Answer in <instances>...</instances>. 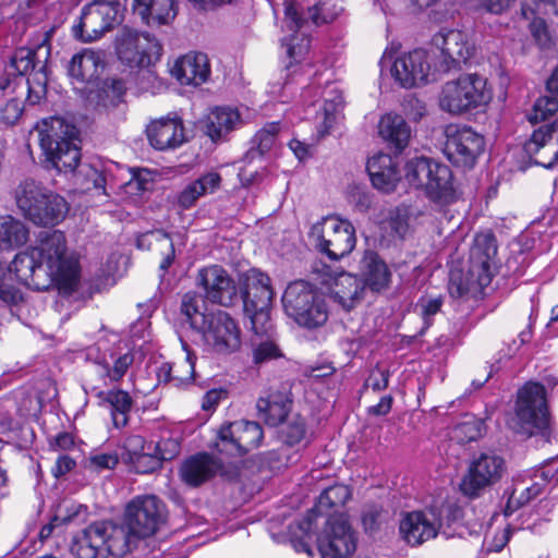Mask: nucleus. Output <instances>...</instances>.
Here are the masks:
<instances>
[{"mask_svg":"<svg viewBox=\"0 0 558 558\" xmlns=\"http://www.w3.org/2000/svg\"><path fill=\"white\" fill-rule=\"evenodd\" d=\"M524 151L535 165L551 167L558 159V119L536 129L524 144Z\"/></svg>","mask_w":558,"mask_h":558,"instance_id":"obj_25","label":"nucleus"},{"mask_svg":"<svg viewBox=\"0 0 558 558\" xmlns=\"http://www.w3.org/2000/svg\"><path fill=\"white\" fill-rule=\"evenodd\" d=\"M493 98L487 80L478 74H462L446 82L440 90L438 101L442 111L460 116L485 107Z\"/></svg>","mask_w":558,"mask_h":558,"instance_id":"obj_8","label":"nucleus"},{"mask_svg":"<svg viewBox=\"0 0 558 558\" xmlns=\"http://www.w3.org/2000/svg\"><path fill=\"white\" fill-rule=\"evenodd\" d=\"M196 282L204 290L207 301L221 306H232L239 300L238 288L229 272L219 265L203 267Z\"/></svg>","mask_w":558,"mask_h":558,"instance_id":"obj_19","label":"nucleus"},{"mask_svg":"<svg viewBox=\"0 0 558 558\" xmlns=\"http://www.w3.org/2000/svg\"><path fill=\"white\" fill-rule=\"evenodd\" d=\"M441 526L437 514L429 511H412L400 521V534L411 546H418L437 536Z\"/></svg>","mask_w":558,"mask_h":558,"instance_id":"obj_26","label":"nucleus"},{"mask_svg":"<svg viewBox=\"0 0 558 558\" xmlns=\"http://www.w3.org/2000/svg\"><path fill=\"white\" fill-rule=\"evenodd\" d=\"M558 111V97L557 96H542L539 97L533 108V116L530 118L531 122L544 121Z\"/></svg>","mask_w":558,"mask_h":558,"instance_id":"obj_53","label":"nucleus"},{"mask_svg":"<svg viewBox=\"0 0 558 558\" xmlns=\"http://www.w3.org/2000/svg\"><path fill=\"white\" fill-rule=\"evenodd\" d=\"M429 72V54L424 49H414L398 57L391 68L392 76L404 88L425 84Z\"/></svg>","mask_w":558,"mask_h":558,"instance_id":"obj_24","label":"nucleus"},{"mask_svg":"<svg viewBox=\"0 0 558 558\" xmlns=\"http://www.w3.org/2000/svg\"><path fill=\"white\" fill-rule=\"evenodd\" d=\"M272 328L267 333H255L256 336H266V340H262L259 343L255 344L253 350V359L256 364H260L272 359H277L281 356L280 350L272 339L271 336Z\"/></svg>","mask_w":558,"mask_h":558,"instance_id":"obj_50","label":"nucleus"},{"mask_svg":"<svg viewBox=\"0 0 558 558\" xmlns=\"http://www.w3.org/2000/svg\"><path fill=\"white\" fill-rule=\"evenodd\" d=\"M205 349L220 355H229L241 348V329L225 311L210 312L209 318L198 331Z\"/></svg>","mask_w":558,"mask_h":558,"instance_id":"obj_14","label":"nucleus"},{"mask_svg":"<svg viewBox=\"0 0 558 558\" xmlns=\"http://www.w3.org/2000/svg\"><path fill=\"white\" fill-rule=\"evenodd\" d=\"M398 162L388 154H376L367 160L366 169L373 185L383 192L395 190L400 174Z\"/></svg>","mask_w":558,"mask_h":558,"instance_id":"obj_32","label":"nucleus"},{"mask_svg":"<svg viewBox=\"0 0 558 558\" xmlns=\"http://www.w3.org/2000/svg\"><path fill=\"white\" fill-rule=\"evenodd\" d=\"M308 238L315 250L331 260L349 255L356 244L352 223L336 217H326L314 223Z\"/></svg>","mask_w":558,"mask_h":558,"instance_id":"obj_11","label":"nucleus"},{"mask_svg":"<svg viewBox=\"0 0 558 558\" xmlns=\"http://www.w3.org/2000/svg\"><path fill=\"white\" fill-rule=\"evenodd\" d=\"M264 438L262 426L256 422L236 421L221 426L215 448L227 457H242L257 448Z\"/></svg>","mask_w":558,"mask_h":558,"instance_id":"obj_16","label":"nucleus"},{"mask_svg":"<svg viewBox=\"0 0 558 558\" xmlns=\"http://www.w3.org/2000/svg\"><path fill=\"white\" fill-rule=\"evenodd\" d=\"M378 133L384 141L399 151L408 146L411 136V130L405 120L401 116L391 113L381 117Z\"/></svg>","mask_w":558,"mask_h":558,"instance_id":"obj_40","label":"nucleus"},{"mask_svg":"<svg viewBox=\"0 0 558 558\" xmlns=\"http://www.w3.org/2000/svg\"><path fill=\"white\" fill-rule=\"evenodd\" d=\"M99 68H102L100 52L86 48L72 57L69 75L80 83L90 82L98 76Z\"/></svg>","mask_w":558,"mask_h":558,"instance_id":"obj_39","label":"nucleus"},{"mask_svg":"<svg viewBox=\"0 0 558 558\" xmlns=\"http://www.w3.org/2000/svg\"><path fill=\"white\" fill-rule=\"evenodd\" d=\"M515 434L530 438L545 435L549 427L546 389L539 383L529 381L517 392L513 412L507 418Z\"/></svg>","mask_w":558,"mask_h":558,"instance_id":"obj_4","label":"nucleus"},{"mask_svg":"<svg viewBox=\"0 0 558 558\" xmlns=\"http://www.w3.org/2000/svg\"><path fill=\"white\" fill-rule=\"evenodd\" d=\"M119 22L118 1L93 0L82 9L81 21L73 26V34L82 41H94Z\"/></svg>","mask_w":558,"mask_h":558,"instance_id":"obj_15","label":"nucleus"},{"mask_svg":"<svg viewBox=\"0 0 558 558\" xmlns=\"http://www.w3.org/2000/svg\"><path fill=\"white\" fill-rule=\"evenodd\" d=\"M313 271L322 274V283L329 284L330 298L345 311H351L362 300L364 286L356 277L348 272L333 274L329 266L316 264Z\"/></svg>","mask_w":558,"mask_h":558,"instance_id":"obj_21","label":"nucleus"},{"mask_svg":"<svg viewBox=\"0 0 558 558\" xmlns=\"http://www.w3.org/2000/svg\"><path fill=\"white\" fill-rule=\"evenodd\" d=\"M116 50L123 64L130 68L148 69L161 57L162 46L148 33L123 27L117 36Z\"/></svg>","mask_w":558,"mask_h":558,"instance_id":"obj_12","label":"nucleus"},{"mask_svg":"<svg viewBox=\"0 0 558 558\" xmlns=\"http://www.w3.org/2000/svg\"><path fill=\"white\" fill-rule=\"evenodd\" d=\"M23 294L15 287L10 267L0 260V300L7 304L14 305L22 301Z\"/></svg>","mask_w":558,"mask_h":558,"instance_id":"obj_46","label":"nucleus"},{"mask_svg":"<svg viewBox=\"0 0 558 558\" xmlns=\"http://www.w3.org/2000/svg\"><path fill=\"white\" fill-rule=\"evenodd\" d=\"M171 74L182 85H202L210 75L208 58L202 52L187 53L174 62Z\"/></svg>","mask_w":558,"mask_h":558,"instance_id":"obj_30","label":"nucleus"},{"mask_svg":"<svg viewBox=\"0 0 558 558\" xmlns=\"http://www.w3.org/2000/svg\"><path fill=\"white\" fill-rule=\"evenodd\" d=\"M111 360L112 365L107 360L96 363V374L102 380L104 386L117 384L123 378L134 362V354L126 352L117 357L111 355Z\"/></svg>","mask_w":558,"mask_h":558,"instance_id":"obj_42","label":"nucleus"},{"mask_svg":"<svg viewBox=\"0 0 558 558\" xmlns=\"http://www.w3.org/2000/svg\"><path fill=\"white\" fill-rule=\"evenodd\" d=\"M505 472V460L494 453H481L469 465L463 476L460 489L463 495L475 498L482 492L496 484Z\"/></svg>","mask_w":558,"mask_h":558,"instance_id":"obj_17","label":"nucleus"},{"mask_svg":"<svg viewBox=\"0 0 558 558\" xmlns=\"http://www.w3.org/2000/svg\"><path fill=\"white\" fill-rule=\"evenodd\" d=\"M515 0H468L471 8L492 14H501L507 11Z\"/></svg>","mask_w":558,"mask_h":558,"instance_id":"obj_59","label":"nucleus"},{"mask_svg":"<svg viewBox=\"0 0 558 558\" xmlns=\"http://www.w3.org/2000/svg\"><path fill=\"white\" fill-rule=\"evenodd\" d=\"M409 220L410 214L408 208L397 207L390 213L388 226L396 236L403 239L409 231Z\"/></svg>","mask_w":558,"mask_h":558,"instance_id":"obj_55","label":"nucleus"},{"mask_svg":"<svg viewBox=\"0 0 558 558\" xmlns=\"http://www.w3.org/2000/svg\"><path fill=\"white\" fill-rule=\"evenodd\" d=\"M497 240L492 232L475 235L470 250V274L480 287H487L497 266Z\"/></svg>","mask_w":558,"mask_h":558,"instance_id":"obj_22","label":"nucleus"},{"mask_svg":"<svg viewBox=\"0 0 558 558\" xmlns=\"http://www.w3.org/2000/svg\"><path fill=\"white\" fill-rule=\"evenodd\" d=\"M11 276L33 290H47L54 283L73 289L78 278V260L68 253L63 232L45 230L38 245L20 252L9 265Z\"/></svg>","mask_w":558,"mask_h":558,"instance_id":"obj_1","label":"nucleus"},{"mask_svg":"<svg viewBox=\"0 0 558 558\" xmlns=\"http://www.w3.org/2000/svg\"><path fill=\"white\" fill-rule=\"evenodd\" d=\"M484 148V137L471 128L463 126L447 133L444 153L453 165L472 168Z\"/></svg>","mask_w":558,"mask_h":558,"instance_id":"obj_20","label":"nucleus"},{"mask_svg":"<svg viewBox=\"0 0 558 558\" xmlns=\"http://www.w3.org/2000/svg\"><path fill=\"white\" fill-rule=\"evenodd\" d=\"M15 202L26 219L43 227L59 225L69 211V205L62 196L31 179L16 187Z\"/></svg>","mask_w":558,"mask_h":558,"instance_id":"obj_7","label":"nucleus"},{"mask_svg":"<svg viewBox=\"0 0 558 558\" xmlns=\"http://www.w3.org/2000/svg\"><path fill=\"white\" fill-rule=\"evenodd\" d=\"M318 548L322 558H349L356 549V536L342 514L330 515Z\"/></svg>","mask_w":558,"mask_h":558,"instance_id":"obj_18","label":"nucleus"},{"mask_svg":"<svg viewBox=\"0 0 558 558\" xmlns=\"http://www.w3.org/2000/svg\"><path fill=\"white\" fill-rule=\"evenodd\" d=\"M49 56L50 45L47 37L34 47H20L10 58L8 74L23 76L34 70L41 72L46 68Z\"/></svg>","mask_w":558,"mask_h":558,"instance_id":"obj_28","label":"nucleus"},{"mask_svg":"<svg viewBox=\"0 0 558 558\" xmlns=\"http://www.w3.org/2000/svg\"><path fill=\"white\" fill-rule=\"evenodd\" d=\"M90 391L98 399V404L109 410L112 424L116 428H123L128 425L134 403L128 391L122 389H110L106 391L98 387H92Z\"/></svg>","mask_w":558,"mask_h":558,"instance_id":"obj_29","label":"nucleus"},{"mask_svg":"<svg viewBox=\"0 0 558 558\" xmlns=\"http://www.w3.org/2000/svg\"><path fill=\"white\" fill-rule=\"evenodd\" d=\"M144 437L140 435H129L123 441L122 459L129 463L132 459L144 452L148 448Z\"/></svg>","mask_w":558,"mask_h":558,"instance_id":"obj_57","label":"nucleus"},{"mask_svg":"<svg viewBox=\"0 0 558 558\" xmlns=\"http://www.w3.org/2000/svg\"><path fill=\"white\" fill-rule=\"evenodd\" d=\"M241 296L253 332L267 333L271 329L269 310L274 296L270 278L258 269H250L244 277Z\"/></svg>","mask_w":558,"mask_h":558,"instance_id":"obj_10","label":"nucleus"},{"mask_svg":"<svg viewBox=\"0 0 558 558\" xmlns=\"http://www.w3.org/2000/svg\"><path fill=\"white\" fill-rule=\"evenodd\" d=\"M23 110V102L15 94L0 97V122L4 125H14L22 117Z\"/></svg>","mask_w":558,"mask_h":558,"instance_id":"obj_48","label":"nucleus"},{"mask_svg":"<svg viewBox=\"0 0 558 558\" xmlns=\"http://www.w3.org/2000/svg\"><path fill=\"white\" fill-rule=\"evenodd\" d=\"M306 422L305 418L300 415L290 417L279 432V438L282 441V446L278 450H274L267 453V460L275 469L287 466L291 462V457L287 454V448H293L299 446H306Z\"/></svg>","mask_w":558,"mask_h":558,"instance_id":"obj_27","label":"nucleus"},{"mask_svg":"<svg viewBox=\"0 0 558 558\" xmlns=\"http://www.w3.org/2000/svg\"><path fill=\"white\" fill-rule=\"evenodd\" d=\"M153 449L162 464L163 461L172 460L179 454L180 442L173 438H166L156 444L153 442Z\"/></svg>","mask_w":558,"mask_h":558,"instance_id":"obj_58","label":"nucleus"},{"mask_svg":"<svg viewBox=\"0 0 558 558\" xmlns=\"http://www.w3.org/2000/svg\"><path fill=\"white\" fill-rule=\"evenodd\" d=\"M389 372L375 368L371 372L368 378L364 383V388H372L373 391L379 392L388 388Z\"/></svg>","mask_w":558,"mask_h":558,"instance_id":"obj_60","label":"nucleus"},{"mask_svg":"<svg viewBox=\"0 0 558 558\" xmlns=\"http://www.w3.org/2000/svg\"><path fill=\"white\" fill-rule=\"evenodd\" d=\"M133 8L147 25H167L178 13L174 0H134Z\"/></svg>","mask_w":558,"mask_h":558,"instance_id":"obj_36","label":"nucleus"},{"mask_svg":"<svg viewBox=\"0 0 558 558\" xmlns=\"http://www.w3.org/2000/svg\"><path fill=\"white\" fill-rule=\"evenodd\" d=\"M151 235L157 241H159L163 246L167 247V252L165 253V256L159 265V270L161 271V277H163L166 275V272L168 271V269L170 268V266L174 262V258H175L174 245H173V242H172L171 238L169 236V234L162 230H157V231L153 232Z\"/></svg>","mask_w":558,"mask_h":558,"instance_id":"obj_56","label":"nucleus"},{"mask_svg":"<svg viewBox=\"0 0 558 558\" xmlns=\"http://www.w3.org/2000/svg\"><path fill=\"white\" fill-rule=\"evenodd\" d=\"M404 178L410 186L424 191L433 203L448 205L457 199L453 174L447 165L415 157L405 163Z\"/></svg>","mask_w":558,"mask_h":558,"instance_id":"obj_6","label":"nucleus"},{"mask_svg":"<svg viewBox=\"0 0 558 558\" xmlns=\"http://www.w3.org/2000/svg\"><path fill=\"white\" fill-rule=\"evenodd\" d=\"M393 398L390 395L380 398L379 402L367 409V413L374 416H385L392 408Z\"/></svg>","mask_w":558,"mask_h":558,"instance_id":"obj_63","label":"nucleus"},{"mask_svg":"<svg viewBox=\"0 0 558 558\" xmlns=\"http://www.w3.org/2000/svg\"><path fill=\"white\" fill-rule=\"evenodd\" d=\"M384 517V511L376 506L365 508L362 514L364 529L369 532L377 530L381 524Z\"/></svg>","mask_w":558,"mask_h":558,"instance_id":"obj_61","label":"nucleus"},{"mask_svg":"<svg viewBox=\"0 0 558 558\" xmlns=\"http://www.w3.org/2000/svg\"><path fill=\"white\" fill-rule=\"evenodd\" d=\"M181 314L191 328L199 331L209 318L205 300L196 292H187L181 300Z\"/></svg>","mask_w":558,"mask_h":558,"instance_id":"obj_41","label":"nucleus"},{"mask_svg":"<svg viewBox=\"0 0 558 558\" xmlns=\"http://www.w3.org/2000/svg\"><path fill=\"white\" fill-rule=\"evenodd\" d=\"M119 462V457L116 452H95L86 458L85 465L94 472H101L104 470H112Z\"/></svg>","mask_w":558,"mask_h":558,"instance_id":"obj_54","label":"nucleus"},{"mask_svg":"<svg viewBox=\"0 0 558 558\" xmlns=\"http://www.w3.org/2000/svg\"><path fill=\"white\" fill-rule=\"evenodd\" d=\"M40 147L46 159L59 172H72L78 166L81 151L76 126L63 118L50 117L36 124Z\"/></svg>","mask_w":558,"mask_h":558,"instance_id":"obj_2","label":"nucleus"},{"mask_svg":"<svg viewBox=\"0 0 558 558\" xmlns=\"http://www.w3.org/2000/svg\"><path fill=\"white\" fill-rule=\"evenodd\" d=\"M126 87L121 78H108L102 85L101 100L104 106H117L123 99Z\"/></svg>","mask_w":558,"mask_h":558,"instance_id":"obj_51","label":"nucleus"},{"mask_svg":"<svg viewBox=\"0 0 558 558\" xmlns=\"http://www.w3.org/2000/svg\"><path fill=\"white\" fill-rule=\"evenodd\" d=\"M432 46L440 51L445 70L460 68L474 54V46L468 36L458 29L442 28L432 38Z\"/></svg>","mask_w":558,"mask_h":558,"instance_id":"obj_23","label":"nucleus"},{"mask_svg":"<svg viewBox=\"0 0 558 558\" xmlns=\"http://www.w3.org/2000/svg\"><path fill=\"white\" fill-rule=\"evenodd\" d=\"M351 498V492L348 486L337 484L326 488L318 498L319 508H338L345 505Z\"/></svg>","mask_w":558,"mask_h":558,"instance_id":"obj_47","label":"nucleus"},{"mask_svg":"<svg viewBox=\"0 0 558 558\" xmlns=\"http://www.w3.org/2000/svg\"><path fill=\"white\" fill-rule=\"evenodd\" d=\"M291 401L279 390H268L256 401L257 415L265 424L277 426L282 423L290 412Z\"/></svg>","mask_w":558,"mask_h":558,"instance_id":"obj_33","label":"nucleus"},{"mask_svg":"<svg viewBox=\"0 0 558 558\" xmlns=\"http://www.w3.org/2000/svg\"><path fill=\"white\" fill-rule=\"evenodd\" d=\"M129 551V535L122 524L98 521L85 527L72 545L75 558H121Z\"/></svg>","mask_w":558,"mask_h":558,"instance_id":"obj_5","label":"nucleus"},{"mask_svg":"<svg viewBox=\"0 0 558 558\" xmlns=\"http://www.w3.org/2000/svg\"><path fill=\"white\" fill-rule=\"evenodd\" d=\"M454 437H459V435H464V438L460 440L473 441L478 436V430L475 428V424L473 422H463L458 424L454 429Z\"/></svg>","mask_w":558,"mask_h":558,"instance_id":"obj_64","label":"nucleus"},{"mask_svg":"<svg viewBox=\"0 0 558 558\" xmlns=\"http://www.w3.org/2000/svg\"><path fill=\"white\" fill-rule=\"evenodd\" d=\"M181 342L182 348L185 351V360L179 364H165L161 367V371L166 372V378L168 380H175L179 384L193 380L196 360L194 353L189 349L187 343L183 340H181Z\"/></svg>","mask_w":558,"mask_h":558,"instance_id":"obj_44","label":"nucleus"},{"mask_svg":"<svg viewBox=\"0 0 558 558\" xmlns=\"http://www.w3.org/2000/svg\"><path fill=\"white\" fill-rule=\"evenodd\" d=\"M76 465L75 461L68 454H61L56 461V465L52 468V474L54 477H61L72 471Z\"/></svg>","mask_w":558,"mask_h":558,"instance_id":"obj_62","label":"nucleus"},{"mask_svg":"<svg viewBox=\"0 0 558 558\" xmlns=\"http://www.w3.org/2000/svg\"><path fill=\"white\" fill-rule=\"evenodd\" d=\"M222 465L208 453H199L187 459L181 466L182 480L191 485L198 486L211 478L221 470Z\"/></svg>","mask_w":558,"mask_h":558,"instance_id":"obj_35","label":"nucleus"},{"mask_svg":"<svg viewBox=\"0 0 558 558\" xmlns=\"http://www.w3.org/2000/svg\"><path fill=\"white\" fill-rule=\"evenodd\" d=\"M221 175L216 171L202 174L189 183L178 195V204L182 209H190L206 195L214 194L221 186Z\"/></svg>","mask_w":558,"mask_h":558,"instance_id":"obj_37","label":"nucleus"},{"mask_svg":"<svg viewBox=\"0 0 558 558\" xmlns=\"http://www.w3.org/2000/svg\"><path fill=\"white\" fill-rule=\"evenodd\" d=\"M240 113L229 107L213 109L205 122V133L214 141L223 138L240 124Z\"/></svg>","mask_w":558,"mask_h":558,"instance_id":"obj_38","label":"nucleus"},{"mask_svg":"<svg viewBox=\"0 0 558 558\" xmlns=\"http://www.w3.org/2000/svg\"><path fill=\"white\" fill-rule=\"evenodd\" d=\"M128 464L138 474H149L161 468L159 458L153 449V442H149L148 448L132 459Z\"/></svg>","mask_w":558,"mask_h":558,"instance_id":"obj_49","label":"nucleus"},{"mask_svg":"<svg viewBox=\"0 0 558 558\" xmlns=\"http://www.w3.org/2000/svg\"><path fill=\"white\" fill-rule=\"evenodd\" d=\"M282 304L288 316L305 328L323 326L328 319L326 296L305 280H295L288 284Z\"/></svg>","mask_w":558,"mask_h":558,"instance_id":"obj_9","label":"nucleus"},{"mask_svg":"<svg viewBox=\"0 0 558 558\" xmlns=\"http://www.w3.org/2000/svg\"><path fill=\"white\" fill-rule=\"evenodd\" d=\"M28 240L26 226L11 216L0 217V243L5 247L22 246Z\"/></svg>","mask_w":558,"mask_h":558,"instance_id":"obj_43","label":"nucleus"},{"mask_svg":"<svg viewBox=\"0 0 558 558\" xmlns=\"http://www.w3.org/2000/svg\"><path fill=\"white\" fill-rule=\"evenodd\" d=\"M362 284L374 292H380L388 288L391 272L386 263L373 251H366L360 262Z\"/></svg>","mask_w":558,"mask_h":558,"instance_id":"obj_34","label":"nucleus"},{"mask_svg":"<svg viewBox=\"0 0 558 558\" xmlns=\"http://www.w3.org/2000/svg\"><path fill=\"white\" fill-rule=\"evenodd\" d=\"M166 519L165 504L154 495L137 496L131 500L122 525L128 535L148 537L157 532Z\"/></svg>","mask_w":558,"mask_h":558,"instance_id":"obj_13","label":"nucleus"},{"mask_svg":"<svg viewBox=\"0 0 558 558\" xmlns=\"http://www.w3.org/2000/svg\"><path fill=\"white\" fill-rule=\"evenodd\" d=\"M333 19L323 12L320 0H304V3L296 5L293 1H284V21L287 27L293 32L289 37L282 39L288 62L286 63L287 76L296 72L298 64L310 51V38L300 33V29L310 22L315 26L329 23Z\"/></svg>","mask_w":558,"mask_h":558,"instance_id":"obj_3","label":"nucleus"},{"mask_svg":"<svg viewBox=\"0 0 558 558\" xmlns=\"http://www.w3.org/2000/svg\"><path fill=\"white\" fill-rule=\"evenodd\" d=\"M442 304H444V299L441 296H437V298L422 296L417 301L416 308L420 310V314L424 322V327L422 328V332H424L425 329L429 328L433 325L434 316L440 312Z\"/></svg>","mask_w":558,"mask_h":558,"instance_id":"obj_52","label":"nucleus"},{"mask_svg":"<svg viewBox=\"0 0 558 558\" xmlns=\"http://www.w3.org/2000/svg\"><path fill=\"white\" fill-rule=\"evenodd\" d=\"M280 131L279 122L267 123L260 129L252 140V147L248 151L250 155L255 156L264 155L275 145L277 135Z\"/></svg>","mask_w":558,"mask_h":558,"instance_id":"obj_45","label":"nucleus"},{"mask_svg":"<svg viewBox=\"0 0 558 558\" xmlns=\"http://www.w3.org/2000/svg\"><path fill=\"white\" fill-rule=\"evenodd\" d=\"M150 145L158 150L171 149L184 142V129L179 118H161L146 130Z\"/></svg>","mask_w":558,"mask_h":558,"instance_id":"obj_31","label":"nucleus"}]
</instances>
